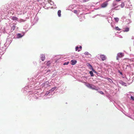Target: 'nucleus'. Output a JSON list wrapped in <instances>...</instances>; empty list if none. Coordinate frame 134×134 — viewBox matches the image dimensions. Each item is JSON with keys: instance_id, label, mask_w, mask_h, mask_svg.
I'll return each instance as SVG.
<instances>
[{"instance_id": "f257e3e1", "label": "nucleus", "mask_w": 134, "mask_h": 134, "mask_svg": "<svg viewBox=\"0 0 134 134\" xmlns=\"http://www.w3.org/2000/svg\"><path fill=\"white\" fill-rule=\"evenodd\" d=\"M124 56V54L122 53H119L117 54L116 57V59L118 60L119 59V58H121Z\"/></svg>"}, {"instance_id": "f03ea898", "label": "nucleus", "mask_w": 134, "mask_h": 134, "mask_svg": "<svg viewBox=\"0 0 134 134\" xmlns=\"http://www.w3.org/2000/svg\"><path fill=\"white\" fill-rule=\"evenodd\" d=\"M108 1H106L102 3L101 5V7L102 8H104L106 7L107 5H108Z\"/></svg>"}, {"instance_id": "7ed1b4c3", "label": "nucleus", "mask_w": 134, "mask_h": 134, "mask_svg": "<svg viewBox=\"0 0 134 134\" xmlns=\"http://www.w3.org/2000/svg\"><path fill=\"white\" fill-rule=\"evenodd\" d=\"M100 56L102 60L104 61L105 60L106 57L105 55H100Z\"/></svg>"}, {"instance_id": "20e7f679", "label": "nucleus", "mask_w": 134, "mask_h": 134, "mask_svg": "<svg viewBox=\"0 0 134 134\" xmlns=\"http://www.w3.org/2000/svg\"><path fill=\"white\" fill-rule=\"evenodd\" d=\"M90 88L93 90H98V89H97L96 87L92 84H91Z\"/></svg>"}, {"instance_id": "39448f33", "label": "nucleus", "mask_w": 134, "mask_h": 134, "mask_svg": "<svg viewBox=\"0 0 134 134\" xmlns=\"http://www.w3.org/2000/svg\"><path fill=\"white\" fill-rule=\"evenodd\" d=\"M71 64L72 65H74L76 63L77 61L76 60H72L71 61Z\"/></svg>"}, {"instance_id": "423d86ee", "label": "nucleus", "mask_w": 134, "mask_h": 134, "mask_svg": "<svg viewBox=\"0 0 134 134\" xmlns=\"http://www.w3.org/2000/svg\"><path fill=\"white\" fill-rule=\"evenodd\" d=\"M41 58L42 61H44L45 59V57L44 55H42L41 57Z\"/></svg>"}, {"instance_id": "0eeeda50", "label": "nucleus", "mask_w": 134, "mask_h": 134, "mask_svg": "<svg viewBox=\"0 0 134 134\" xmlns=\"http://www.w3.org/2000/svg\"><path fill=\"white\" fill-rule=\"evenodd\" d=\"M12 19L13 20H17L18 18L15 16H13L12 17Z\"/></svg>"}, {"instance_id": "6e6552de", "label": "nucleus", "mask_w": 134, "mask_h": 134, "mask_svg": "<svg viewBox=\"0 0 134 134\" xmlns=\"http://www.w3.org/2000/svg\"><path fill=\"white\" fill-rule=\"evenodd\" d=\"M61 11L60 10H59L58 12V16L59 17H60L61 16Z\"/></svg>"}, {"instance_id": "1a4fd4ad", "label": "nucleus", "mask_w": 134, "mask_h": 134, "mask_svg": "<svg viewBox=\"0 0 134 134\" xmlns=\"http://www.w3.org/2000/svg\"><path fill=\"white\" fill-rule=\"evenodd\" d=\"M114 19L116 22H118L119 20V18L117 17L114 18Z\"/></svg>"}, {"instance_id": "9d476101", "label": "nucleus", "mask_w": 134, "mask_h": 134, "mask_svg": "<svg viewBox=\"0 0 134 134\" xmlns=\"http://www.w3.org/2000/svg\"><path fill=\"white\" fill-rule=\"evenodd\" d=\"M129 30V28L128 27H126L125 29V30L124 31V32H127Z\"/></svg>"}, {"instance_id": "9b49d317", "label": "nucleus", "mask_w": 134, "mask_h": 134, "mask_svg": "<svg viewBox=\"0 0 134 134\" xmlns=\"http://www.w3.org/2000/svg\"><path fill=\"white\" fill-rule=\"evenodd\" d=\"M51 64V62L50 61H48L46 65L47 66H49Z\"/></svg>"}, {"instance_id": "f8f14e48", "label": "nucleus", "mask_w": 134, "mask_h": 134, "mask_svg": "<svg viewBox=\"0 0 134 134\" xmlns=\"http://www.w3.org/2000/svg\"><path fill=\"white\" fill-rule=\"evenodd\" d=\"M91 84H90V83H88L87 85H86V86L88 88H91Z\"/></svg>"}, {"instance_id": "ddd939ff", "label": "nucleus", "mask_w": 134, "mask_h": 134, "mask_svg": "<svg viewBox=\"0 0 134 134\" xmlns=\"http://www.w3.org/2000/svg\"><path fill=\"white\" fill-rule=\"evenodd\" d=\"M91 84H90V83H88L87 85H86V86L88 88H91Z\"/></svg>"}, {"instance_id": "4468645a", "label": "nucleus", "mask_w": 134, "mask_h": 134, "mask_svg": "<svg viewBox=\"0 0 134 134\" xmlns=\"http://www.w3.org/2000/svg\"><path fill=\"white\" fill-rule=\"evenodd\" d=\"M125 6L124 3H122L121 5V8H122L124 7Z\"/></svg>"}, {"instance_id": "2eb2a0df", "label": "nucleus", "mask_w": 134, "mask_h": 134, "mask_svg": "<svg viewBox=\"0 0 134 134\" xmlns=\"http://www.w3.org/2000/svg\"><path fill=\"white\" fill-rule=\"evenodd\" d=\"M89 73L91 76H93L94 75H93V73L92 71H90V72Z\"/></svg>"}, {"instance_id": "dca6fc26", "label": "nucleus", "mask_w": 134, "mask_h": 134, "mask_svg": "<svg viewBox=\"0 0 134 134\" xmlns=\"http://www.w3.org/2000/svg\"><path fill=\"white\" fill-rule=\"evenodd\" d=\"M17 36L18 37H22V36L20 34H18L17 35Z\"/></svg>"}, {"instance_id": "f3484780", "label": "nucleus", "mask_w": 134, "mask_h": 134, "mask_svg": "<svg viewBox=\"0 0 134 134\" xmlns=\"http://www.w3.org/2000/svg\"><path fill=\"white\" fill-rule=\"evenodd\" d=\"M115 29L116 30H120V29L118 27H116L115 28Z\"/></svg>"}, {"instance_id": "a211bd4d", "label": "nucleus", "mask_w": 134, "mask_h": 134, "mask_svg": "<svg viewBox=\"0 0 134 134\" xmlns=\"http://www.w3.org/2000/svg\"><path fill=\"white\" fill-rule=\"evenodd\" d=\"M79 48V47H76V48H75V50H76V51H78V52H79L80 51V50H78V49Z\"/></svg>"}, {"instance_id": "6ab92c4d", "label": "nucleus", "mask_w": 134, "mask_h": 134, "mask_svg": "<svg viewBox=\"0 0 134 134\" xmlns=\"http://www.w3.org/2000/svg\"><path fill=\"white\" fill-rule=\"evenodd\" d=\"M15 27V26L14 25H13L12 27V29L13 30H14Z\"/></svg>"}, {"instance_id": "aec40b11", "label": "nucleus", "mask_w": 134, "mask_h": 134, "mask_svg": "<svg viewBox=\"0 0 134 134\" xmlns=\"http://www.w3.org/2000/svg\"><path fill=\"white\" fill-rule=\"evenodd\" d=\"M69 63V62H65L63 64V65H67Z\"/></svg>"}, {"instance_id": "412c9836", "label": "nucleus", "mask_w": 134, "mask_h": 134, "mask_svg": "<svg viewBox=\"0 0 134 134\" xmlns=\"http://www.w3.org/2000/svg\"><path fill=\"white\" fill-rule=\"evenodd\" d=\"M98 92L101 94H104V93L102 91H98Z\"/></svg>"}, {"instance_id": "4be33fe9", "label": "nucleus", "mask_w": 134, "mask_h": 134, "mask_svg": "<svg viewBox=\"0 0 134 134\" xmlns=\"http://www.w3.org/2000/svg\"><path fill=\"white\" fill-rule=\"evenodd\" d=\"M85 54V55H89L90 54L89 53L87 52H85L84 53Z\"/></svg>"}, {"instance_id": "5701e85b", "label": "nucleus", "mask_w": 134, "mask_h": 134, "mask_svg": "<svg viewBox=\"0 0 134 134\" xmlns=\"http://www.w3.org/2000/svg\"><path fill=\"white\" fill-rule=\"evenodd\" d=\"M13 9H12V10L11 11V12L10 11H9L10 13H12V14H13L14 13L13 12Z\"/></svg>"}, {"instance_id": "b1692460", "label": "nucleus", "mask_w": 134, "mask_h": 134, "mask_svg": "<svg viewBox=\"0 0 134 134\" xmlns=\"http://www.w3.org/2000/svg\"><path fill=\"white\" fill-rule=\"evenodd\" d=\"M56 88V87H53V88H52L51 89V90L52 91H53L55 89V88Z\"/></svg>"}, {"instance_id": "393cba45", "label": "nucleus", "mask_w": 134, "mask_h": 134, "mask_svg": "<svg viewBox=\"0 0 134 134\" xmlns=\"http://www.w3.org/2000/svg\"><path fill=\"white\" fill-rule=\"evenodd\" d=\"M74 12L75 13H76V14L77 13V11L76 10H74Z\"/></svg>"}, {"instance_id": "a878e982", "label": "nucleus", "mask_w": 134, "mask_h": 134, "mask_svg": "<svg viewBox=\"0 0 134 134\" xmlns=\"http://www.w3.org/2000/svg\"><path fill=\"white\" fill-rule=\"evenodd\" d=\"M131 99L133 100H134V97L132 96H131Z\"/></svg>"}, {"instance_id": "bb28decb", "label": "nucleus", "mask_w": 134, "mask_h": 134, "mask_svg": "<svg viewBox=\"0 0 134 134\" xmlns=\"http://www.w3.org/2000/svg\"><path fill=\"white\" fill-rule=\"evenodd\" d=\"M79 48L80 49H81L82 48V47L81 46H80Z\"/></svg>"}, {"instance_id": "cd10ccee", "label": "nucleus", "mask_w": 134, "mask_h": 134, "mask_svg": "<svg viewBox=\"0 0 134 134\" xmlns=\"http://www.w3.org/2000/svg\"><path fill=\"white\" fill-rule=\"evenodd\" d=\"M129 66H131V65L130 64H129Z\"/></svg>"}, {"instance_id": "c85d7f7f", "label": "nucleus", "mask_w": 134, "mask_h": 134, "mask_svg": "<svg viewBox=\"0 0 134 134\" xmlns=\"http://www.w3.org/2000/svg\"><path fill=\"white\" fill-rule=\"evenodd\" d=\"M87 0H83L84 1H86Z\"/></svg>"}, {"instance_id": "c756f323", "label": "nucleus", "mask_w": 134, "mask_h": 134, "mask_svg": "<svg viewBox=\"0 0 134 134\" xmlns=\"http://www.w3.org/2000/svg\"><path fill=\"white\" fill-rule=\"evenodd\" d=\"M128 66V65H127V66Z\"/></svg>"}, {"instance_id": "7c9ffc66", "label": "nucleus", "mask_w": 134, "mask_h": 134, "mask_svg": "<svg viewBox=\"0 0 134 134\" xmlns=\"http://www.w3.org/2000/svg\"><path fill=\"white\" fill-rule=\"evenodd\" d=\"M110 79V80H111V79Z\"/></svg>"}, {"instance_id": "2f4dec72", "label": "nucleus", "mask_w": 134, "mask_h": 134, "mask_svg": "<svg viewBox=\"0 0 134 134\" xmlns=\"http://www.w3.org/2000/svg\"><path fill=\"white\" fill-rule=\"evenodd\" d=\"M91 66L92 67V66L91 65Z\"/></svg>"}]
</instances>
